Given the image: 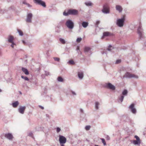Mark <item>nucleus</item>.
<instances>
[{
    "instance_id": "1",
    "label": "nucleus",
    "mask_w": 146,
    "mask_h": 146,
    "mask_svg": "<svg viewBox=\"0 0 146 146\" xmlns=\"http://www.w3.org/2000/svg\"><path fill=\"white\" fill-rule=\"evenodd\" d=\"M66 26L69 29H72L74 27V22L71 19L67 20L66 23Z\"/></svg>"
},
{
    "instance_id": "2",
    "label": "nucleus",
    "mask_w": 146,
    "mask_h": 146,
    "mask_svg": "<svg viewBox=\"0 0 146 146\" xmlns=\"http://www.w3.org/2000/svg\"><path fill=\"white\" fill-rule=\"evenodd\" d=\"M102 12L104 14H107L110 13V8L108 4L105 3L103 5Z\"/></svg>"
},
{
    "instance_id": "3",
    "label": "nucleus",
    "mask_w": 146,
    "mask_h": 146,
    "mask_svg": "<svg viewBox=\"0 0 146 146\" xmlns=\"http://www.w3.org/2000/svg\"><path fill=\"white\" fill-rule=\"evenodd\" d=\"M123 78H138V77L137 76L133 74H131L129 72H126L125 74L123 76Z\"/></svg>"
},
{
    "instance_id": "4",
    "label": "nucleus",
    "mask_w": 146,
    "mask_h": 146,
    "mask_svg": "<svg viewBox=\"0 0 146 146\" xmlns=\"http://www.w3.org/2000/svg\"><path fill=\"white\" fill-rule=\"evenodd\" d=\"M137 32L140 38H143V30L142 28V26L140 23H139V25L137 29Z\"/></svg>"
},
{
    "instance_id": "5",
    "label": "nucleus",
    "mask_w": 146,
    "mask_h": 146,
    "mask_svg": "<svg viewBox=\"0 0 146 146\" xmlns=\"http://www.w3.org/2000/svg\"><path fill=\"white\" fill-rule=\"evenodd\" d=\"M125 18L124 17L119 19L117 20V25L118 26L120 27H122L125 21Z\"/></svg>"
},
{
    "instance_id": "6",
    "label": "nucleus",
    "mask_w": 146,
    "mask_h": 146,
    "mask_svg": "<svg viewBox=\"0 0 146 146\" xmlns=\"http://www.w3.org/2000/svg\"><path fill=\"white\" fill-rule=\"evenodd\" d=\"M35 3L40 5L43 7H46V5L44 2L42 1V0H33Z\"/></svg>"
},
{
    "instance_id": "7",
    "label": "nucleus",
    "mask_w": 146,
    "mask_h": 146,
    "mask_svg": "<svg viewBox=\"0 0 146 146\" xmlns=\"http://www.w3.org/2000/svg\"><path fill=\"white\" fill-rule=\"evenodd\" d=\"M13 40L14 37L13 36H9L8 37V41L9 42L11 43V46L13 48L14 47V45H16L15 43L13 41Z\"/></svg>"
},
{
    "instance_id": "8",
    "label": "nucleus",
    "mask_w": 146,
    "mask_h": 146,
    "mask_svg": "<svg viewBox=\"0 0 146 146\" xmlns=\"http://www.w3.org/2000/svg\"><path fill=\"white\" fill-rule=\"evenodd\" d=\"M33 15L31 13H28L27 15L26 21L27 23H31L32 22V19Z\"/></svg>"
},
{
    "instance_id": "9",
    "label": "nucleus",
    "mask_w": 146,
    "mask_h": 146,
    "mask_svg": "<svg viewBox=\"0 0 146 146\" xmlns=\"http://www.w3.org/2000/svg\"><path fill=\"white\" fill-rule=\"evenodd\" d=\"M59 140L60 144H64L66 141V139L63 136L59 135Z\"/></svg>"
},
{
    "instance_id": "10",
    "label": "nucleus",
    "mask_w": 146,
    "mask_h": 146,
    "mask_svg": "<svg viewBox=\"0 0 146 146\" xmlns=\"http://www.w3.org/2000/svg\"><path fill=\"white\" fill-rule=\"evenodd\" d=\"M69 13L70 15H76L78 14V11L75 9H68Z\"/></svg>"
},
{
    "instance_id": "11",
    "label": "nucleus",
    "mask_w": 146,
    "mask_h": 146,
    "mask_svg": "<svg viewBox=\"0 0 146 146\" xmlns=\"http://www.w3.org/2000/svg\"><path fill=\"white\" fill-rule=\"evenodd\" d=\"M135 104H132L129 107V108L130 109L131 111L133 114H135L136 113V109L134 108Z\"/></svg>"
},
{
    "instance_id": "12",
    "label": "nucleus",
    "mask_w": 146,
    "mask_h": 146,
    "mask_svg": "<svg viewBox=\"0 0 146 146\" xmlns=\"http://www.w3.org/2000/svg\"><path fill=\"white\" fill-rule=\"evenodd\" d=\"M106 87L107 88L112 90H114L115 89V87L110 83L106 84Z\"/></svg>"
},
{
    "instance_id": "13",
    "label": "nucleus",
    "mask_w": 146,
    "mask_h": 146,
    "mask_svg": "<svg viewBox=\"0 0 146 146\" xmlns=\"http://www.w3.org/2000/svg\"><path fill=\"white\" fill-rule=\"evenodd\" d=\"M26 109L25 106H20L18 109V111L21 114H23Z\"/></svg>"
},
{
    "instance_id": "14",
    "label": "nucleus",
    "mask_w": 146,
    "mask_h": 146,
    "mask_svg": "<svg viewBox=\"0 0 146 146\" xmlns=\"http://www.w3.org/2000/svg\"><path fill=\"white\" fill-rule=\"evenodd\" d=\"M5 137L6 138L9 140H11L13 138V136L12 134L10 133H5Z\"/></svg>"
},
{
    "instance_id": "15",
    "label": "nucleus",
    "mask_w": 146,
    "mask_h": 146,
    "mask_svg": "<svg viewBox=\"0 0 146 146\" xmlns=\"http://www.w3.org/2000/svg\"><path fill=\"white\" fill-rule=\"evenodd\" d=\"M113 35V34L109 32H104L103 33V36H102V38H104L105 37L108 36H112Z\"/></svg>"
},
{
    "instance_id": "16",
    "label": "nucleus",
    "mask_w": 146,
    "mask_h": 146,
    "mask_svg": "<svg viewBox=\"0 0 146 146\" xmlns=\"http://www.w3.org/2000/svg\"><path fill=\"white\" fill-rule=\"evenodd\" d=\"M78 76L80 80L82 79L84 77V73L83 72L80 71H79L78 73Z\"/></svg>"
},
{
    "instance_id": "17",
    "label": "nucleus",
    "mask_w": 146,
    "mask_h": 146,
    "mask_svg": "<svg viewBox=\"0 0 146 146\" xmlns=\"http://www.w3.org/2000/svg\"><path fill=\"white\" fill-rule=\"evenodd\" d=\"M115 9L119 13L123 11V8L121 5H116L115 6Z\"/></svg>"
},
{
    "instance_id": "18",
    "label": "nucleus",
    "mask_w": 146,
    "mask_h": 146,
    "mask_svg": "<svg viewBox=\"0 0 146 146\" xmlns=\"http://www.w3.org/2000/svg\"><path fill=\"white\" fill-rule=\"evenodd\" d=\"M59 24H60V25H58L55 28V32L57 33H60L61 31V25L62 24V22H60Z\"/></svg>"
},
{
    "instance_id": "19",
    "label": "nucleus",
    "mask_w": 146,
    "mask_h": 146,
    "mask_svg": "<svg viewBox=\"0 0 146 146\" xmlns=\"http://www.w3.org/2000/svg\"><path fill=\"white\" fill-rule=\"evenodd\" d=\"M84 52L86 53H91V48L88 47H86L84 48Z\"/></svg>"
},
{
    "instance_id": "20",
    "label": "nucleus",
    "mask_w": 146,
    "mask_h": 146,
    "mask_svg": "<svg viewBox=\"0 0 146 146\" xmlns=\"http://www.w3.org/2000/svg\"><path fill=\"white\" fill-rule=\"evenodd\" d=\"M22 71L24 73V74L27 75L29 74V72L28 70L24 67H22L21 69Z\"/></svg>"
},
{
    "instance_id": "21",
    "label": "nucleus",
    "mask_w": 146,
    "mask_h": 146,
    "mask_svg": "<svg viewBox=\"0 0 146 146\" xmlns=\"http://www.w3.org/2000/svg\"><path fill=\"white\" fill-rule=\"evenodd\" d=\"M19 102L18 101H16L15 102H14L11 104V105L14 108H17L19 105Z\"/></svg>"
},
{
    "instance_id": "22",
    "label": "nucleus",
    "mask_w": 146,
    "mask_h": 146,
    "mask_svg": "<svg viewBox=\"0 0 146 146\" xmlns=\"http://www.w3.org/2000/svg\"><path fill=\"white\" fill-rule=\"evenodd\" d=\"M88 22L86 21H83L82 23V26L84 28H86L88 26Z\"/></svg>"
},
{
    "instance_id": "23",
    "label": "nucleus",
    "mask_w": 146,
    "mask_h": 146,
    "mask_svg": "<svg viewBox=\"0 0 146 146\" xmlns=\"http://www.w3.org/2000/svg\"><path fill=\"white\" fill-rule=\"evenodd\" d=\"M128 93V91L127 90L125 89L122 92V96H126L127 95Z\"/></svg>"
},
{
    "instance_id": "24",
    "label": "nucleus",
    "mask_w": 146,
    "mask_h": 146,
    "mask_svg": "<svg viewBox=\"0 0 146 146\" xmlns=\"http://www.w3.org/2000/svg\"><path fill=\"white\" fill-rule=\"evenodd\" d=\"M133 143L135 145H139L140 143V140H134L133 141Z\"/></svg>"
},
{
    "instance_id": "25",
    "label": "nucleus",
    "mask_w": 146,
    "mask_h": 146,
    "mask_svg": "<svg viewBox=\"0 0 146 146\" xmlns=\"http://www.w3.org/2000/svg\"><path fill=\"white\" fill-rule=\"evenodd\" d=\"M100 105V103L98 102H96L95 103V109L97 110L99 109V106Z\"/></svg>"
},
{
    "instance_id": "26",
    "label": "nucleus",
    "mask_w": 146,
    "mask_h": 146,
    "mask_svg": "<svg viewBox=\"0 0 146 146\" xmlns=\"http://www.w3.org/2000/svg\"><path fill=\"white\" fill-rule=\"evenodd\" d=\"M59 40L60 42L62 44H64L66 43V41L64 39L60 38L59 39Z\"/></svg>"
},
{
    "instance_id": "27",
    "label": "nucleus",
    "mask_w": 146,
    "mask_h": 146,
    "mask_svg": "<svg viewBox=\"0 0 146 146\" xmlns=\"http://www.w3.org/2000/svg\"><path fill=\"white\" fill-rule=\"evenodd\" d=\"M85 4L87 6H91L93 4L90 1L86 2L85 3Z\"/></svg>"
},
{
    "instance_id": "28",
    "label": "nucleus",
    "mask_w": 146,
    "mask_h": 146,
    "mask_svg": "<svg viewBox=\"0 0 146 146\" xmlns=\"http://www.w3.org/2000/svg\"><path fill=\"white\" fill-rule=\"evenodd\" d=\"M57 80L59 82H62L63 81V78L61 76H59L57 78Z\"/></svg>"
},
{
    "instance_id": "29",
    "label": "nucleus",
    "mask_w": 146,
    "mask_h": 146,
    "mask_svg": "<svg viewBox=\"0 0 146 146\" xmlns=\"http://www.w3.org/2000/svg\"><path fill=\"white\" fill-rule=\"evenodd\" d=\"M124 96H123L121 95L120 96L118 97L119 100L122 102L123 100Z\"/></svg>"
},
{
    "instance_id": "30",
    "label": "nucleus",
    "mask_w": 146,
    "mask_h": 146,
    "mask_svg": "<svg viewBox=\"0 0 146 146\" xmlns=\"http://www.w3.org/2000/svg\"><path fill=\"white\" fill-rule=\"evenodd\" d=\"M21 78H22L24 79L25 80L28 81H29V78L27 76H21Z\"/></svg>"
},
{
    "instance_id": "31",
    "label": "nucleus",
    "mask_w": 146,
    "mask_h": 146,
    "mask_svg": "<svg viewBox=\"0 0 146 146\" xmlns=\"http://www.w3.org/2000/svg\"><path fill=\"white\" fill-rule=\"evenodd\" d=\"M63 15H64L65 16H67L69 15H70V14L69 13V10H68V11L66 12L65 11L63 13Z\"/></svg>"
},
{
    "instance_id": "32",
    "label": "nucleus",
    "mask_w": 146,
    "mask_h": 146,
    "mask_svg": "<svg viewBox=\"0 0 146 146\" xmlns=\"http://www.w3.org/2000/svg\"><path fill=\"white\" fill-rule=\"evenodd\" d=\"M17 32H18V33H19V35L20 36H23V33L22 32V31L21 30L19 29H17Z\"/></svg>"
},
{
    "instance_id": "33",
    "label": "nucleus",
    "mask_w": 146,
    "mask_h": 146,
    "mask_svg": "<svg viewBox=\"0 0 146 146\" xmlns=\"http://www.w3.org/2000/svg\"><path fill=\"white\" fill-rule=\"evenodd\" d=\"M68 63L71 65H73L74 64V61L72 60H70L68 62Z\"/></svg>"
},
{
    "instance_id": "34",
    "label": "nucleus",
    "mask_w": 146,
    "mask_h": 146,
    "mask_svg": "<svg viewBox=\"0 0 146 146\" xmlns=\"http://www.w3.org/2000/svg\"><path fill=\"white\" fill-rule=\"evenodd\" d=\"M100 139L102 140V143H103L104 145H106V143L105 141V140L104 138H101Z\"/></svg>"
},
{
    "instance_id": "35",
    "label": "nucleus",
    "mask_w": 146,
    "mask_h": 146,
    "mask_svg": "<svg viewBox=\"0 0 146 146\" xmlns=\"http://www.w3.org/2000/svg\"><path fill=\"white\" fill-rule=\"evenodd\" d=\"M90 128V125H87L85 127V129L86 130H89Z\"/></svg>"
},
{
    "instance_id": "36",
    "label": "nucleus",
    "mask_w": 146,
    "mask_h": 146,
    "mask_svg": "<svg viewBox=\"0 0 146 146\" xmlns=\"http://www.w3.org/2000/svg\"><path fill=\"white\" fill-rule=\"evenodd\" d=\"M82 38H78L76 39V42H80L81 41Z\"/></svg>"
},
{
    "instance_id": "37",
    "label": "nucleus",
    "mask_w": 146,
    "mask_h": 146,
    "mask_svg": "<svg viewBox=\"0 0 146 146\" xmlns=\"http://www.w3.org/2000/svg\"><path fill=\"white\" fill-rule=\"evenodd\" d=\"M54 59L55 61L59 62L60 60V58H59L54 57Z\"/></svg>"
},
{
    "instance_id": "38",
    "label": "nucleus",
    "mask_w": 146,
    "mask_h": 146,
    "mask_svg": "<svg viewBox=\"0 0 146 146\" xmlns=\"http://www.w3.org/2000/svg\"><path fill=\"white\" fill-rule=\"evenodd\" d=\"M100 23V21H96V24H95V25H96V27H98V25Z\"/></svg>"
},
{
    "instance_id": "39",
    "label": "nucleus",
    "mask_w": 146,
    "mask_h": 146,
    "mask_svg": "<svg viewBox=\"0 0 146 146\" xmlns=\"http://www.w3.org/2000/svg\"><path fill=\"white\" fill-rule=\"evenodd\" d=\"M56 131L57 133H58L61 131V129L59 127H57L56 128Z\"/></svg>"
},
{
    "instance_id": "40",
    "label": "nucleus",
    "mask_w": 146,
    "mask_h": 146,
    "mask_svg": "<svg viewBox=\"0 0 146 146\" xmlns=\"http://www.w3.org/2000/svg\"><path fill=\"white\" fill-rule=\"evenodd\" d=\"M112 47V46L111 45H110L108 48L107 49V50L109 51H110L111 50V49L110 48Z\"/></svg>"
},
{
    "instance_id": "41",
    "label": "nucleus",
    "mask_w": 146,
    "mask_h": 146,
    "mask_svg": "<svg viewBox=\"0 0 146 146\" xmlns=\"http://www.w3.org/2000/svg\"><path fill=\"white\" fill-rule=\"evenodd\" d=\"M106 50H104L103 51L101 52V53L102 54H107V52L106 51Z\"/></svg>"
},
{
    "instance_id": "42",
    "label": "nucleus",
    "mask_w": 146,
    "mask_h": 146,
    "mask_svg": "<svg viewBox=\"0 0 146 146\" xmlns=\"http://www.w3.org/2000/svg\"><path fill=\"white\" fill-rule=\"evenodd\" d=\"M71 92H72V94L73 96H74L76 95V94L75 92L72 91H71Z\"/></svg>"
},
{
    "instance_id": "43",
    "label": "nucleus",
    "mask_w": 146,
    "mask_h": 146,
    "mask_svg": "<svg viewBox=\"0 0 146 146\" xmlns=\"http://www.w3.org/2000/svg\"><path fill=\"white\" fill-rule=\"evenodd\" d=\"M45 74L46 76H47L50 75L49 72L47 71H45Z\"/></svg>"
},
{
    "instance_id": "44",
    "label": "nucleus",
    "mask_w": 146,
    "mask_h": 146,
    "mask_svg": "<svg viewBox=\"0 0 146 146\" xmlns=\"http://www.w3.org/2000/svg\"><path fill=\"white\" fill-rule=\"evenodd\" d=\"M121 60H117L116 62L115 63L116 64H118L119 63L121 62Z\"/></svg>"
},
{
    "instance_id": "45",
    "label": "nucleus",
    "mask_w": 146,
    "mask_h": 146,
    "mask_svg": "<svg viewBox=\"0 0 146 146\" xmlns=\"http://www.w3.org/2000/svg\"><path fill=\"white\" fill-rule=\"evenodd\" d=\"M106 139L107 140H109L110 139V137L108 135L106 136Z\"/></svg>"
},
{
    "instance_id": "46",
    "label": "nucleus",
    "mask_w": 146,
    "mask_h": 146,
    "mask_svg": "<svg viewBox=\"0 0 146 146\" xmlns=\"http://www.w3.org/2000/svg\"><path fill=\"white\" fill-rule=\"evenodd\" d=\"M26 5L29 7H32L31 5H30V4L28 3H27Z\"/></svg>"
},
{
    "instance_id": "47",
    "label": "nucleus",
    "mask_w": 146,
    "mask_h": 146,
    "mask_svg": "<svg viewBox=\"0 0 146 146\" xmlns=\"http://www.w3.org/2000/svg\"><path fill=\"white\" fill-rule=\"evenodd\" d=\"M135 138H136V140H140L139 137L137 135H135Z\"/></svg>"
},
{
    "instance_id": "48",
    "label": "nucleus",
    "mask_w": 146,
    "mask_h": 146,
    "mask_svg": "<svg viewBox=\"0 0 146 146\" xmlns=\"http://www.w3.org/2000/svg\"><path fill=\"white\" fill-rule=\"evenodd\" d=\"M28 135L32 137L33 135V133L32 132H30L29 133Z\"/></svg>"
},
{
    "instance_id": "49",
    "label": "nucleus",
    "mask_w": 146,
    "mask_h": 146,
    "mask_svg": "<svg viewBox=\"0 0 146 146\" xmlns=\"http://www.w3.org/2000/svg\"><path fill=\"white\" fill-rule=\"evenodd\" d=\"M23 3L26 5L27 3L25 1H23Z\"/></svg>"
},
{
    "instance_id": "50",
    "label": "nucleus",
    "mask_w": 146,
    "mask_h": 146,
    "mask_svg": "<svg viewBox=\"0 0 146 146\" xmlns=\"http://www.w3.org/2000/svg\"><path fill=\"white\" fill-rule=\"evenodd\" d=\"M39 107L40 108H41L42 109V110H43V109H44V107H43V106H39Z\"/></svg>"
},
{
    "instance_id": "51",
    "label": "nucleus",
    "mask_w": 146,
    "mask_h": 146,
    "mask_svg": "<svg viewBox=\"0 0 146 146\" xmlns=\"http://www.w3.org/2000/svg\"><path fill=\"white\" fill-rule=\"evenodd\" d=\"M22 42L24 44H26V42L24 40H22Z\"/></svg>"
},
{
    "instance_id": "52",
    "label": "nucleus",
    "mask_w": 146,
    "mask_h": 146,
    "mask_svg": "<svg viewBox=\"0 0 146 146\" xmlns=\"http://www.w3.org/2000/svg\"><path fill=\"white\" fill-rule=\"evenodd\" d=\"M80 111L82 113H83V110L82 109H80Z\"/></svg>"
},
{
    "instance_id": "53",
    "label": "nucleus",
    "mask_w": 146,
    "mask_h": 146,
    "mask_svg": "<svg viewBox=\"0 0 146 146\" xmlns=\"http://www.w3.org/2000/svg\"><path fill=\"white\" fill-rule=\"evenodd\" d=\"M64 144H60V145H61V146H64Z\"/></svg>"
},
{
    "instance_id": "54",
    "label": "nucleus",
    "mask_w": 146,
    "mask_h": 146,
    "mask_svg": "<svg viewBox=\"0 0 146 146\" xmlns=\"http://www.w3.org/2000/svg\"><path fill=\"white\" fill-rule=\"evenodd\" d=\"M46 117H49V115L48 114H46Z\"/></svg>"
},
{
    "instance_id": "55",
    "label": "nucleus",
    "mask_w": 146,
    "mask_h": 146,
    "mask_svg": "<svg viewBox=\"0 0 146 146\" xmlns=\"http://www.w3.org/2000/svg\"><path fill=\"white\" fill-rule=\"evenodd\" d=\"M79 48L78 47L77 49V50L78 51V50H79Z\"/></svg>"
},
{
    "instance_id": "56",
    "label": "nucleus",
    "mask_w": 146,
    "mask_h": 146,
    "mask_svg": "<svg viewBox=\"0 0 146 146\" xmlns=\"http://www.w3.org/2000/svg\"><path fill=\"white\" fill-rule=\"evenodd\" d=\"M2 90L1 89H0V92H2Z\"/></svg>"
},
{
    "instance_id": "57",
    "label": "nucleus",
    "mask_w": 146,
    "mask_h": 146,
    "mask_svg": "<svg viewBox=\"0 0 146 146\" xmlns=\"http://www.w3.org/2000/svg\"><path fill=\"white\" fill-rule=\"evenodd\" d=\"M19 93H20V94H22V93L20 91V92H19Z\"/></svg>"
}]
</instances>
